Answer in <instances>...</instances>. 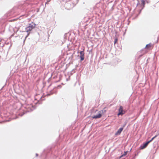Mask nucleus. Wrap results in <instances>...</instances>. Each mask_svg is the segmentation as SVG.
<instances>
[{
  "label": "nucleus",
  "mask_w": 159,
  "mask_h": 159,
  "mask_svg": "<svg viewBox=\"0 0 159 159\" xmlns=\"http://www.w3.org/2000/svg\"><path fill=\"white\" fill-rule=\"evenodd\" d=\"M36 24L35 23L32 22L29 24L28 26L25 28L26 32L28 33V35H29L30 32L35 27Z\"/></svg>",
  "instance_id": "1"
},
{
  "label": "nucleus",
  "mask_w": 159,
  "mask_h": 159,
  "mask_svg": "<svg viewBox=\"0 0 159 159\" xmlns=\"http://www.w3.org/2000/svg\"><path fill=\"white\" fill-rule=\"evenodd\" d=\"M106 112V110H105L104 111L103 110H101V111H100L98 112V115H96L93 116L92 118L93 119H97L100 118L102 116V114L103 113H105Z\"/></svg>",
  "instance_id": "2"
},
{
  "label": "nucleus",
  "mask_w": 159,
  "mask_h": 159,
  "mask_svg": "<svg viewBox=\"0 0 159 159\" xmlns=\"http://www.w3.org/2000/svg\"><path fill=\"white\" fill-rule=\"evenodd\" d=\"M157 135H156L153 137L151 140L143 144V145L141 146V149H143L145 148L148 145L149 143L152 141L157 136Z\"/></svg>",
  "instance_id": "3"
},
{
  "label": "nucleus",
  "mask_w": 159,
  "mask_h": 159,
  "mask_svg": "<svg viewBox=\"0 0 159 159\" xmlns=\"http://www.w3.org/2000/svg\"><path fill=\"white\" fill-rule=\"evenodd\" d=\"M119 112L117 114L118 116L119 115H122L125 113V111L123 110V107L122 106H120L118 109Z\"/></svg>",
  "instance_id": "4"
},
{
  "label": "nucleus",
  "mask_w": 159,
  "mask_h": 159,
  "mask_svg": "<svg viewBox=\"0 0 159 159\" xmlns=\"http://www.w3.org/2000/svg\"><path fill=\"white\" fill-rule=\"evenodd\" d=\"M153 47L152 44H151V43H149L148 44H147L146 45V46L145 47V48H147V49H151V48Z\"/></svg>",
  "instance_id": "5"
},
{
  "label": "nucleus",
  "mask_w": 159,
  "mask_h": 159,
  "mask_svg": "<svg viewBox=\"0 0 159 159\" xmlns=\"http://www.w3.org/2000/svg\"><path fill=\"white\" fill-rule=\"evenodd\" d=\"M123 130V128H120L118 130V131L116 133V135L120 134V133H121V132H122V131Z\"/></svg>",
  "instance_id": "6"
},
{
  "label": "nucleus",
  "mask_w": 159,
  "mask_h": 159,
  "mask_svg": "<svg viewBox=\"0 0 159 159\" xmlns=\"http://www.w3.org/2000/svg\"><path fill=\"white\" fill-rule=\"evenodd\" d=\"M128 152V151L125 152L124 153L121 155V156H120V157H122L124 156H125L127 154Z\"/></svg>",
  "instance_id": "7"
},
{
  "label": "nucleus",
  "mask_w": 159,
  "mask_h": 159,
  "mask_svg": "<svg viewBox=\"0 0 159 159\" xmlns=\"http://www.w3.org/2000/svg\"><path fill=\"white\" fill-rule=\"evenodd\" d=\"M141 4L144 6L145 5V1L144 0H141Z\"/></svg>",
  "instance_id": "8"
},
{
  "label": "nucleus",
  "mask_w": 159,
  "mask_h": 159,
  "mask_svg": "<svg viewBox=\"0 0 159 159\" xmlns=\"http://www.w3.org/2000/svg\"><path fill=\"white\" fill-rule=\"evenodd\" d=\"M80 60L81 61L83 60L84 59V56H80Z\"/></svg>",
  "instance_id": "9"
},
{
  "label": "nucleus",
  "mask_w": 159,
  "mask_h": 159,
  "mask_svg": "<svg viewBox=\"0 0 159 159\" xmlns=\"http://www.w3.org/2000/svg\"><path fill=\"white\" fill-rule=\"evenodd\" d=\"M80 56H84V53L83 51H81L80 52Z\"/></svg>",
  "instance_id": "10"
},
{
  "label": "nucleus",
  "mask_w": 159,
  "mask_h": 159,
  "mask_svg": "<svg viewBox=\"0 0 159 159\" xmlns=\"http://www.w3.org/2000/svg\"><path fill=\"white\" fill-rule=\"evenodd\" d=\"M117 41H118L117 39H115L114 43L115 44L117 42Z\"/></svg>",
  "instance_id": "11"
},
{
  "label": "nucleus",
  "mask_w": 159,
  "mask_h": 159,
  "mask_svg": "<svg viewBox=\"0 0 159 159\" xmlns=\"http://www.w3.org/2000/svg\"><path fill=\"white\" fill-rule=\"evenodd\" d=\"M105 108V107H104V108L103 109V110H104Z\"/></svg>",
  "instance_id": "12"
},
{
  "label": "nucleus",
  "mask_w": 159,
  "mask_h": 159,
  "mask_svg": "<svg viewBox=\"0 0 159 159\" xmlns=\"http://www.w3.org/2000/svg\"><path fill=\"white\" fill-rule=\"evenodd\" d=\"M105 108V107H104V108L103 109V110H104Z\"/></svg>",
  "instance_id": "13"
},
{
  "label": "nucleus",
  "mask_w": 159,
  "mask_h": 159,
  "mask_svg": "<svg viewBox=\"0 0 159 159\" xmlns=\"http://www.w3.org/2000/svg\"><path fill=\"white\" fill-rule=\"evenodd\" d=\"M105 108V107H104V108L103 109V110H104Z\"/></svg>",
  "instance_id": "14"
}]
</instances>
